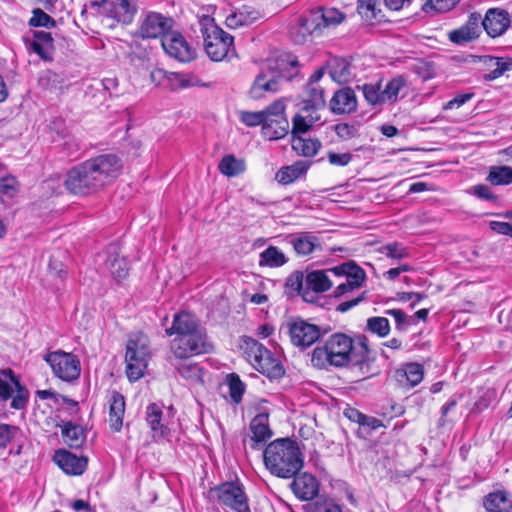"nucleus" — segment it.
Returning a JSON list of instances; mask_svg holds the SVG:
<instances>
[{"label":"nucleus","instance_id":"1","mask_svg":"<svg viewBox=\"0 0 512 512\" xmlns=\"http://www.w3.org/2000/svg\"><path fill=\"white\" fill-rule=\"evenodd\" d=\"M375 361L376 357L365 341L355 344L350 336L343 333L330 335L323 345L313 350L311 357V363L316 368L351 366L365 377H371L380 372Z\"/></svg>","mask_w":512,"mask_h":512},{"label":"nucleus","instance_id":"2","mask_svg":"<svg viewBox=\"0 0 512 512\" xmlns=\"http://www.w3.org/2000/svg\"><path fill=\"white\" fill-rule=\"evenodd\" d=\"M168 335L177 334L172 342V351L176 358H190L192 355L207 353L212 345L199 329L196 318L187 312L174 316L172 326L166 330Z\"/></svg>","mask_w":512,"mask_h":512},{"label":"nucleus","instance_id":"3","mask_svg":"<svg viewBox=\"0 0 512 512\" xmlns=\"http://www.w3.org/2000/svg\"><path fill=\"white\" fill-rule=\"evenodd\" d=\"M265 467L279 478H293L304 464L298 443L289 438H280L269 443L264 452Z\"/></svg>","mask_w":512,"mask_h":512},{"label":"nucleus","instance_id":"4","mask_svg":"<svg viewBox=\"0 0 512 512\" xmlns=\"http://www.w3.org/2000/svg\"><path fill=\"white\" fill-rule=\"evenodd\" d=\"M297 66V59L291 56L268 59L249 89L250 98L258 100L280 91L283 80H289L294 76L292 72L286 74L288 67L294 70Z\"/></svg>","mask_w":512,"mask_h":512},{"label":"nucleus","instance_id":"5","mask_svg":"<svg viewBox=\"0 0 512 512\" xmlns=\"http://www.w3.org/2000/svg\"><path fill=\"white\" fill-rule=\"evenodd\" d=\"M344 20L345 15L335 8L316 7L299 18L290 34L295 43L302 44L308 36L320 35L324 29L335 27Z\"/></svg>","mask_w":512,"mask_h":512},{"label":"nucleus","instance_id":"6","mask_svg":"<svg viewBox=\"0 0 512 512\" xmlns=\"http://www.w3.org/2000/svg\"><path fill=\"white\" fill-rule=\"evenodd\" d=\"M199 25L205 51L211 60L222 61L230 53L234 54L233 37L218 27L213 18L204 16L200 19Z\"/></svg>","mask_w":512,"mask_h":512},{"label":"nucleus","instance_id":"7","mask_svg":"<svg viewBox=\"0 0 512 512\" xmlns=\"http://www.w3.org/2000/svg\"><path fill=\"white\" fill-rule=\"evenodd\" d=\"M241 349L246 359L260 373L269 378H279L284 374L280 361L260 342L249 336L241 338Z\"/></svg>","mask_w":512,"mask_h":512},{"label":"nucleus","instance_id":"8","mask_svg":"<svg viewBox=\"0 0 512 512\" xmlns=\"http://www.w3.org/2000/svg\"><path fill=\"white\" fill-rule=\"evenodd\" d=\"M150 355L148 337L141 332L131 334L125 354L126 374L130 381H137L144 375Z\"/></svg>","mask_w":512,"mask_h":512},{"label":"nucleus","instance_id":"9","mask_svg":"<svg viewBox=\"0 0 512 512\" xmlns=\"http://www.w3.org/2000/svg\"><path fill=\"white\" fill-rule=\"evenodd\" d=\"M212 493L226 508L235 512H251L244 486L239 481L224 482L212 489Z\"/></svg>","mask_w":512,"mask_h":512},{"label":"nucleus","instance_id":"10","mask_svg":"<svg viewBox=\"0 0 512 512\" xmlns=\"http://www.w3.org/2000/svg\"><path fill=\"white\" fill-rule=\"evenodd\" d=\"M64 184L66 189L74 195L86 196L101 190L85 161L69 170Z\"/></svg>","mask_w":512,"mask_h":512},{"label":"nucleus","instance_id":"11","mask_svg":"<svg viewBox=\"0 0 512 512\" xmlns=\"http://www.w3.org/2000/svg\"><path fill=\"white\" fill-rule=\"evenodd\" d=\"M101 189L112 183L122 169L121 160L113 154H103L85 161Z\"/></svg>","mask_w":512,"mask_h":512},{"label":"nucleus","instance_id":"12","mask_svg":"<svg viewBox=\"0 0 512 512\" xmlns=\"http://www.w3.org/2000/svg\"><path fill=\"white\" fill-rule=\"evenodd\" d=\"M53 374L65 382H72L80 376V361L72 354L64 351L50 352L45 356Z\"/></svg>","mask_w":512,"mask_h":512},{"label":"nucleus","instance_id":"13","mask_svg":"<svg viewBox=\"0 0 512 512\" xmlns=\"http://www.w3.org/2000/svg\"><path fill=\"white\" fill-rule=\"evenodd\" d=\"M12 398L11 407L23 409L28 401V392L11 369L0 371V400L6 402Z\"/></svg>","mask_w":512,"mask_h":512},{"label":"nucleus","instance_id":"14","mask_svg":"<svg viewBox=\"0 0 512 512\" xmlns=\"http://www.w3.org/2000/svg\"><path fill=\"white\" fill-rule=\"evenodd\" d=\"M285 104L281 100L273 102L268 106V113L262 135L268 140H278L285 137L289 132V121L285 114Z\"/></svg>","mask_w":512,"mask_h":512},{"label":"nucleus","instance_id":"15","mask_svg":"<svg viewBox=\"0 0 512 512\" xmlns=\"http://www.w3.org/2000/svg\"><path fill=\"white\" fill-rule=\"evenodd\" d=\"M288 333L291 343L301 349L313 345L322 336L318 325L298 319L288 324Z\"/></svg>","mask_w":512,"mask_h":512},{"label":"nucleus","instance_id":"16","mask_svg":"<svg viewBox=\"0 0 512 512\" xmlns=\"http://www.w3.org/2000/svg\"><path fill=\"white\" fill-rule=\"evenodd\" d=\"M161 45L164 51L180 62H189L194 58V51L185 38L176 31L163 35Z\"/></svg>","mask_w":512,"mask_h":512},{"label":"nucleus","instance_id":"17","mask_svg":"<svg viewBox=\"0 0 512 512\" xmlns=\"http://www.w3.org/2000/svg\"><path fill=\"white\" fill-rule=\"evenodd\" d=\"M103 13L123 24L131 23L137 11L136 0H103Z\"/></svg>","mask_w":512,"mask_h":512},{"label":"nucleus","instance_id":"18","mask_svg":"<svg viewBox=\"0 0 512 512\" xmlns=\"http://www.w3.org/2000/svg\"><path fill=\"white\" fill-rule=\"evenodd\" d=\"M172 20L157 12L148 13L142 20L139 35L142 38L163 37L166 33H170Z\"/></svg>","mask_w":512,"mask_h":512},{"label":"nucleus","instance_id":"19","mask_svg":"<svg viewBox=\"0 0 512 512\" xmlns=\"http://www.w3.org/2000/svg\"><path fill=\"white\" fill-rule=\"evenodd\" d=\"M487 32L493 38L501 36L506 32L511 24L510 13L504 9L491 8L486 12L484 19L480 22Z\"/></svg>","mask_w":512,"mask_h":512},{"label":"nucleus","instance_id":"20","mask_svg":"<svg viewBox=\"0 0 512 512\" xmlns=\"http://www.w3.org/2000/svg\"><path fill=\"white\" fill-rule=\"evenodd\" d=\"M480 22L481 15L476 12L471 13L465 24L448 33V39L457 45L475 40L481 33Z\"/></svg>","mask_w":512,"mask_h":512},{"label":"nucleus","instance_id":"21","mask_svg":"<svg viewBox=\"0 0 512 512\" xmlns=\"http://www.w3.org/2000/svg\"><path fill=\"white\" fill-rule=\"evenodd\" d=\"M53 460L66 474L69 475L83 474L88 463L86 457H78L65 449L56 450Z\"/></svg>","mask_w":512,"mask_h":512},{"label":"nucleus","instance_id":"22","mask_svg":"<svg viewBox=\"0 0 512 512\" xmlns=\"http://www.w3.org/2000/svg\"><path fill=\"white\" fill-rule=\"evenodd\" d=\"M291 488L298 499L308 501L317 496L319 483L317 479L309 473L296 474L291 483Z\"/></svg>","mask_w":512,"mask_h":512},{"label":"nucleus","instance_id":"23","mask_svg":"<svg viewBox=\"0 0 512 512\" xmlns=\"http://www.w3.org/2000/svg\"><path fill=\"white\" fill-rule=\"evenodd\" d=\"M480 61L489 70L488 73L483 75L485 81H493L506 72L512 71V57H496L491 55H484L480 57Z\"/></svg>","mask_w":512,"mask_h":512},{"label":"nucleus","instance_id":"24","mask_svg":"<svg viewBox=\"0 0 512 512\" xmlns=\"http://www.w3.org/2000/svg\"><path fill=\"white\" fill-rule=\"evenodd\" d=\"M424 376V368L418 363H407L396 369L394 378L403 388H412L417 386Z\"/></svg>","mask_w":512,"mask_h":512},{"label":"nucleus","instance_id":"25","mask_svg":"<svg viewBox=\"0 0 512 512\" xmlns=\"http://www.w3.org/2000/svg\"><path fill=\"white\" fill-rule=\"evenodd\" d=\"M357 108V98L353 89L345 87L336 91L330 100V109L334 114H348Z\"/></svg>","mask_w":512,"mask_h":512},{"label":"nucleus","instance_id":"26","mask_svg":"<svg viewBox=\"0 0 512 512\" xmlns=\"http://www.w3.org/2000/svg\"><path fill=\"white\" fill-rule=\"evenodd\" d=\"M301 112H316L326 105L325 92L320 85L307 84L301 102Z\"/></svg>","mask_w":512,"mask_h":512},{"label":"nucleus","instance_id":"27","mask_svg":"<svg viewBox=\"0 0 512 512\" xmlns=\"http://www.w3.org/2000/svg\"><path fill=\"white\" fill-rule=\"evenodd\" d=\"M109 403V425L110 428L119 432L123 425L125 413V399L119 392L113 391L108 400Z\"/></svg>","mask_w":512,"mask_h":512},{"label":"nucleus","instance_id":"28","mask_svg":"<svg viewBox=\"0 0 512 512\" xmlns=\"http://www.w3.org/2000/svg\"><path fill=\"white\" fill-rule=\"evenodd\" d=\"M289 243L293 246L294 251L299 256H308L315 250L321 249L319 239L311 233L291 235Z\"/></svg>","mask_w":512,"mask_h":512},{"label":"nucleus","instance_id":"29","mask_svg":"<svg viewBox=\"0 0 512 512\" xmlns=\"http://www.w3.org/2000/svg\"><path fill=\"white\" fill-rule=\"evenodd\" d=\"M250 430L252 432L251 448L258 449V444L269 439L272 432L268 425V415L261 413L256 415L250 423Z\"/></svg>","mask_w":512,"mask_h":512},{"label":"nucleus","instance_id":"30","mask_svg":"<svg viewBox=\"0 0 512 512\" xmlns=\"http://www.w3.org/2000/svg\"><path fill=\"white\" fill-rule=\"evenodd\" d=\"M483 506L487 512H512V498L505 491L492 492L484 497Z\"/></svg>","mask_w":512,"mask_h":512},{"label":"nucleus","instance_id":"31","mask_svg":"<svg viewBox=\"0 0 512 512\" xmlns=\"http://www.w3.org/2000/svg\"><path fill=\"white\" fill-rule=\"evenodd\" d=\"M309 164L305 161H297L289 166L280 168L275 174V180L281 185H289L305 175Z\"/></svg>","mask_w":512,"mask_h":512},{"label":"nucleus","instance_id":"32","mask_svg":"<svg viewBox=\"0 0 512 512\" xmlns=\"http://www.w3.org/2000/svg\"><path fill=\"white\" fill-rule=\"evenodd\" d=\"M51 33L45 31H35L30 48L44 60L52 59L54 43Z\"/></svg>","mask_w":512,"mask_h":512},{"label":"nucleus","instance_id":"33","mask_svg":"<svg viewBox=\"0 0 512 512\" xmlns=\"http://www.w3.org/2000/svg\"><path fill=\"white\" fill-rule=\"evenodd\" d=\"M330 271L336 276H345L346 280L357 288L361 286L365 279L364 270L352 261L335 266Z\"/></svg>","mask_w":512,"mask_h":512},{"label":"nucleus","instance_id":"34","mask_svg":"<svg viewBox=\"0 0 512 512\" xmlns=\"http://www.w3.org/2000/svg\"><path fill=\"white\" fill-rule=\"evenodd\" d=\"M177 359V362L173 363V366L182 378L192 383L203 382L202 369L198 364L190 361L189 358Z\"/></svg>","mask_w":512,"mask_h":512},{"label":"nucleus","instance_id":"35","mask_svg":"<svg viewBox=\"0 0 512 512\" xmlns=\"http://www.w3.org/2000/svg\"><path fill=\"white\" fill-rule=\"evenodd\" d=\"M163 412L156 403L148 405L146 410V421L153 431V437H164L167 434V427L162 424Z\"/></svg>","mask_w":512,"mask_h":512},{"label":"nucleus","instance_id":"36","mask_svg":"<svg viewBox=\"0 0 512 512\" xmlns=\"http://www.w3.org/2000/svg\"><path fill=\"white\" fill-rule=\"evenodd\" d=\"M328 68L331 78L339 84L348 83L352 78L351 66L345 59H332Z\"/></svg>","mask_w":512,"mask_h":512},{"label":"nucleus","instance_id":"37","mask_svg":"<svg viewBox=\"0 0 512 512\" xmlns=\"http://www.w3.org/2000/svg\"><path fill=\"white\" fill-rule=\"evenodd\" d=\"M328 273H331L330 269L327 271L317 270L308 273L305 279L307 288L317 293L328 291L332 286Z\"/></svg>","mask_w":512,"mask_h":512},{"label":"nucleus","instance_id":"38","mask_svg":"<svg viewBox=\"0 0 512 512\" xmlns=\"http://www.w3.org/2000/svg\"><path fill=\"white\" fill-rule=\"evenodd\" d=\"M292 149L301 156L313 157L317 154L321 147V143L317 139L303 138L302 136H294L291 141Z\"/></svg>","mask_w":512,"mask_h":512},{"label":"nucleus","instance_id":"39","mask_svg":"<svg viewBox=\"0 0 512 512\" xmlns=\"http://www.w3.org/2000/svg\"><path fill=\"white\" fill-rule=\"evenodd\" d=\"M315 112H301L296 114L292 119V130L291 135L301 136L309 131L312 125L320 119L318 115H314Z\"/></svg>","mask_w":512,"mask_h":512},{"label":"nucleus","instance_id":"40","mask_svg":"<svg viewBox=\"0 0 512 512\" xmlns=\"http://www.w3.org/2000/svg\"><path fill=\"white\" fill-rule=\"evenodd\" d=\"M62 437L64 442L71 448H79L82 446L85 435L81 426L72 422H66L62 427Z\"/></svg>","mask_w":512,"mask_h":512},{"label":"nucleus","instance_id":"41","mask_svg":"<svg viewBox=\"0 0 512 512\" xmlns=\"http://www.w3.org/2000/svg\"><path fill=\"white\" fill-rule=\"evenodd\" d=\"M287 257L276 246H269L260 253V266H268L271 268L281 267L287 262Z\"/></svg>","mask_w":512,"mask_h":512},{"label":"nucleus","instance_id":"42","mask_svg":"<svg viewBox=\"0 0 512 512\" xmlns=\"http://www.w3.org/2000/svg\"><path fill=\"white\" fill-rule=\"evenodd\" d=\"M407 85V81L402 75H398L389 80L382 89V98L385 103H395L400 91Z\"/></svg>","mask_w":512,"mask_h":512},{"label":"nucleus","instance_id":"43","mask_svg":"<svg viewBox=\"0 0 512 512\" xmlns=\"http://www.w3.org/2000/svg\"><path fill=\"white\" fill-rule=\"evenodd\" d=\"M486 179L495 186L509 185L512 183V167L505 165L491 166Z\"/></svg>","mask_w":512,"mask_h":512},{"label":"nucleus","instance_id":"44","mask_svg":"<svg viewBox=\"0 0 512 512\" xmlns=\"http://www.w3.org/2000/svg\"><path fill=\"white\" fill-rule=\"evenodd\" d=\"M219 170L227 177H235L245 171V163L234 155H226L219 163Z\"/></svg>","mask_w":512,"mask_h":512},{"label":"nucleus","instance_id":"45","mask_svg":"<svg viewBox=\"0 0 512 512\" xmlns=\"http://www.w3.org/2000/svg\"><path fill=\"white\" fill-rule=\"evenodd\" d=\"M107 267L110 270L112 277L117 282H121L128 276V273H129L128 263L124 257H119L118 254L110 255L108 257Z\"/></svg>","mask_w":512,"mask_h":512},{"label":"nucleus","instance_id":"46","mask_svg":"<svg viewBox=\"0 0 512 512\" xmlns=\"http://www.w3.org/2000/svg\"><path fill=\"white\" fill-rule=\"evenodd\" d=\"M461 0H427L422 10L427 14L446 13L452 10Z\"/></svg>","mask_w":512,"mask_h":512},{"label":"nucleus","instance_id":"47","mask_svg":"<svg viewBox=\"0 0 512 512\" xmlns=\"http://www.w3.org/2000/svg\"><path fill=\"white\" fill-rule=\"evenodd\" d=\"M230 396L235 403H240L245 391V384L236 373L227 375Z\"/></svg>","mask_w":512,"mask_h":512},{"label":"nucleus","instance_id":"48","mask_svg":"<svg viewBox=\"0 0 512 512\" xmlns=\"http://www.w3.org/2000/svg\"><path fill=\"white\" fill-rule=\"evenodd\" d=\"M367 329L383 338L389 334L390 324L385 317H371L367 319Z\"/></svg>","mask_w":512,"mask_h":512},{"label":"nucleus","instance_id":"49","mask_svg":"<svg viewBox=\"0 0 512 512\" xmlns=\"http://www.w3.org/2000/svg\"><path fill=\"white\" fill-rule=\"evenodd\" d=\"M377 0H358L357 10L358 13L365 21H372L377 19Z\"/></svg>","mask_w":512,"mask_h":512},{"label":"nucleus","instance_id":"50","mask_svg":"<svg viewBox=\"0 0 512 512\" xmlns=\"http://www.w3.org/2000/svg\"><path fill=\"white\" fill-rule=\"evenodd\" d=\"M363 94L367 102L371 105H383L385 100L382 98V89L378 84H365L362 87Z\"/></svg>","mask_w":512,"mask_h":512},{"label":"nucleus","instance_id":"51","mask_svg":"<svg viewBox=\"0 0 512 512\" xmlns=\"http://www.w3.org/2000/svg\"><path fill=\"white\" fill-rule=\"evenodd\" d=\"M18 193V183L14 177H6L0 180V199L4 202L12 199Z\"/></svg>","mask_w":512,"mask_h":512},{"label":"nucleus","instance_id":"52","mask_svg":"<svg viewBox=\"0 0 512 512\" xmlns=\"http://www.w3.org/2000/svg\"><path fill=\"white\" fill-rule=\"evenodd\" d=\"M268 113V108L263 111H243L240 114V120L248 127L264 125Z\"/></svg>","mask_w":512,"mask_h":512},{"label":"nucleus","instance_id":"53","mask_svg":"<svg viewBox=\"0 0 512 512\" xmlns=\"http://www.w3.org/2000/svg\"><path fill=\"white\" fill-rule=\"evenodd\" d=\"M55 24V20L39 8L33 10V16L29 20V25L33 27L51 28Z\"/></svg>","mask_w":512,"mask_h":512},{"label":"nucleus","instance_id":"54","mask_svg":"<svg viewBox=\"0 0 512 512\" xmlns=\"http://www.w3.org/2000/svg\"><path fill=\"white\" fill-rule=\"evenodd\" d=\"M381 252L392 259H403L409 256L407 248L398 242L384 245Z\"/></svg>","mask_w":512,"mask_h":512},{"label":"nucleus","instance_id":"55","mask_svg":"<svg viewBox=\"0 0 512 512\" xmlns=\"http://www.w3.org/2000/svg\"><path fill=\"white\" fill-rule=\"evenodd\" d=\"M461 398V395L455 394L442 406L441 417L438 422L439 427L445 426V424L448 422L447 417L449 413L456 407Z\"/></svg>","mask_w":512,"mask_h":512},{"label":"nucleus","instance_id":"56","mask_svg":"<svg viewBox=\"0 0 512 512\" xmlns=\"http://www.w3.org/2000/svg\"><path fill=\"white\" fill-rule=\"evenodd\" d=\"M18 432L16 426L0 423V447L5 448Z\"/></svg>","mask_w":512,"mask_h":512},{"label":"nucleus","instance_id":"57","mask_svg":"<svg viewBox=\"0 0 512 512\" xmlns=\"http://www.w3.org/2000/svg\"><path fill=\"white\" fill-rule=\"evenodd\" d=\"M327 159L331 165L343 167L351 162L352 155L350 153L328 152Z\"/></svg>","mask_w":512,"mask_h":512},{"label":"nucleus","instance_id":"58","mask_svg":"<svg viewBox=\"0 0 512 512\" xmlns=\"http://www.w3.org/2000/svg\"><path fill=\"white\" fill-rule=\"evenodd\" d=\"M244 12H241L240 9L238 11L234 12L233 14L229 15L226 18V24L230 28H238L240 26L249 25V19L246 20L244 18Z\"/></svg>","mask_w":512,"mask_h":512},{"label":"nucleus","instance_id":"59","mask_svg":"<svg viewBox=\"0 0 512 512\" xmlns=\"http://www.w3.org/2000/svg\"><path fill=\"white\" fill-rule=\"evenodd\" d=\"M473 194L480 199L494 201L496 197L492 193L491 189L484 184L475 185L472 187Z\"/></svg>","mask_w":512,"mask_h":512},{"label":"nucleus","instance_id":"60","mask_svg":"<svg viewBox=\"0 0 512 512\" xmlns=\"http://www.w3.org/2000/svg\"><path fill=\"white\" fill-rule=\"evenodd\" d=\"M353 414L357 415V422L360 425H367L371 427L372 429H377L382 425L381 421L379 419H376L374 417H368L362 413H360L357 410L352 411Z\"/></svg>","mask_w":512,"mask_h":512},{"label":"nucleus","instance_id":"61","mask_svg":"<svg viewBox=\"0 0 512 512\" xmlns=\"http://www.w3.org/2000/svg\"><path fill=\"white\" fill-rule=\"evenodd\" d=\"M474 96L473 93H465V94H459L455 96L452 100L448 101L444 105L445 110L453 109L455 107H460L463 104H465L467 101H469Z\"/></svg>","mask_w":512,"mask_h":512},{"label":"nucleus","instance_id":"62","mask_svg":"<svg viewBox=\"0 0 512 512\" xmlns=\"http://www.w3.org/2000/svg\"><path fill=\"white\" fill-rule=\"evenodd\" d=\"M491 230L498 234L509 235L512 237V224L502 221H491L489 224Z\"/></svg>","mask_w":512,"mask_h":512},{"label":"nucleus","instance_id":"63","mask_svg":"<svg viewBox=\"0 0 512 512\" xmlns=\"http://www.w3.org/2000/svg\"><path fill=\"white\" fill-rule=\"evenodd\" d=\"M335 133L342 139H349L354 136L355 129L346 123H340L335 126Z\"/></svg>","mask_w":512,"mask_h":512},{"label":"nucleus","instance_id":"64","mask_svg":"<svg viewBox=\"0 0 512 512\" xmlns=\"http://www.w3.org/2000/svg\"><path fill=\"white\" fill-rule=\"evenodd\" d=\"M310 512H342V509L334 503H325L324 505L316 503L310 507Z\"/></svg>","mask_w":512,"mask_h":512}]
</instances>
